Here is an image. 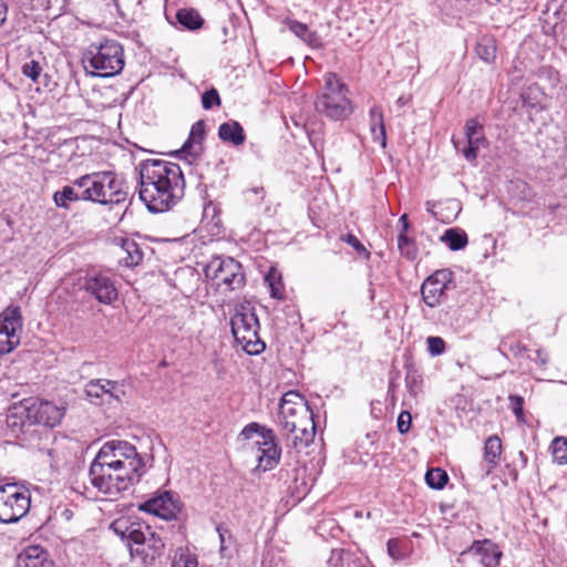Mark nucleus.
Masks as SVG:
<instances>
[{
	"label": "nucleus",
	"mask_w": 567,
	"mask_h": 567,
	"mask_svg": "<svg viewBox=\"0 0 567 567\" xmlns=\"http://www.w3.org/2000/svg\"><path fill=\"white\" fill-rule=\"evenodd\" d=\"M144 472L145 463L133 444L111 440L101 446L91 463L89 475L99 492L116 497L138 483Z\"/></svg>",
	"instance_id": "1"
},
{
	"label": "nucleus",
	"mask_w": 567,
	"mask_h": 567,
	"mask_svg": "<svg viewBox=\"0 0 567 567\" xmlns=\"http://www.w3.org/2000/svg\"><path fill=\"white\" fill-rule=\"evenodd\" d=\"M185 181L181 167L164 159L140 164V198L153 213L174 207L184 196Z\"/></svg>",
	"instance_id": "2"
},
{
	"label": "nucleus",
	"mask_w": 567,
	"mask_h": 567,
	"mask_svg": "<svg viewBox=\"0 0 567 567\" xmlns=\"http://www.w3.org/2000/svg\"><path fill=\"white\" fill-rule=\"evenodd\" d=\"M238 440L241 449L256 457L258 468L264 472L272 470L279 463L281 449L274 430L251 422L240 431Z\"/></svg>",
	"instance_id": "3"
},
{
	"label": "nucleus",
	"mask_w": 567,
	"mask_h": 567,
	"mask_svg": "<svg viewBox=\"0 0 567 567\" xmlns=\"http://www.w3.org/2000/svg\"><path fill=\"white\" fill-rule=\"evenodd\" d=\"M282 413L285 417L299 414L291 423L284 421L280 429L285 434H295V447H307L316 436L315 414L305 398L297 391H288L282 395Z\"/></svg>",
	"instance_id": "4"
},
{
	"label": "nucleus",
	"mask_w": 567,
	"mask_h": 567,
	"mask_svg": "<svg viewBox=\"0 0 567 567\" xmlns=\"http://www.w3.org/2000/svg\"><path fill=\"white\" fill-rule=\"evenodd\" d=\"M73 185L82 190V200L101 205L120 204L126 199L124 183L113 172H94L73 181Z\"/></svg>",
	"instance_id": "5"
},
{
	"label": "nucleus",
	"mask_w": 567,
	"mask_h": 567,
	"mask_svg": "<svg viewBox=\"0 0 567 567\" xmlns=\"http://www.w3.org/2000/svg\"><path fill=\"white\" fill-rule=\"evenodd\" d=\"M84 69L95 76L111 78L124 68V51L115 40L91 43L83 54Z\"/></svg>",
	"instance_id": "6"
},
{
	"label": "nucleus",
	"mask_w": 567,
	"mask_h": 567,
	"mask_svg": "<svg viewBox=\"0 0 567 567\" xmlns=\"http://www.w3.org/2000/svg\"><path fill=\"white\" fill-rule=\"evenodd\" d=\"M231 332L236 342L250 355L261 353L266 344L259 337V321L249 303L236 306L230 319Z\"/></svg>",
	"instance_id": "7"
},
{
	"label": "nucleus",
	"mask_w": 567,
	"mask_h": 567,
	"mask_svg": "<svg viewBox=\"0 0 567 567\" xmlns=\"http://www.w3.org/2000/svg\"><path fill=\"white\" fill-rule=\"evenodd\" d=\"M321 111L333 121H344L353 112L352 103L348 97V89L334 73H328L324 76Z\"/></svg>",
	"instance_id": "8"
},
{
	"label": "nucleus",
	"mask_w": 567,
	"mask_h": 567,
	"mask_svg": "<svg viewBox=\"0 0 567 567\" xmlns=\"http://www.w3.org/2000/svg\"><path fill=\"white\" fill-rule=\"evenodd\" d=\"M31 505L29 489L16 483L0 486V523L12 524L24 517Z\"/></svg>",
	"instance_id": "9"
},
{
	"label": "nucleus",
	"mask_w": 567,
	"mask_h": 567,
	"mask_svg": "<svg viewBox=\"0 0 567 567\" xmlns=\"http://www.w3.org/2000/svg\"><path fill=\"white\" fill-rule=\"evenodd\" d=\"M142 529L135 535V540L128 550L132 558H138L143 564L151 565L163 555L165 543L161 534L150 525L142 526Z\"/></svg>",
	"instance_id": "10"
},
{
	"label": "nucleus",
	"mask_w": 567,
	"mask_h": 567,
	"mask_svg": "<svg viewBox=\"0 0 567 567\" xmlns=\"http://www.w3.org/2000/svg\"><path fill=\"white\" fill-rule=\"evenodd\" d=\"M206 276L216 280L218 285H225L230 290L244 286L245 276L241 265L231 257H215L206 266Z\"/></svg>",
	"instance_id": "11"
},
{
	"label": "nucleus",
	"mask_w": 567,
	"mask_h": 567,
	"mask_svg": "<svg viewBox=\"0 0 567 567\" xmlns=\"http://www.w3.org/2000/svg\"><path fill=\"white\" fill-rule=\"evenodd\" d=\"M22 327L19 307H8L0 313V355L11 352L20 344Z\"/></svg>",
	"instance_id": "12"
},
{
	"label": "nucleus",
	"mask_w": 567,
	"mask_h": 567,
	"mask_svg": "<svg viewBox=\"0 0 567 567\" xmlns=\"http://www.w3.org/2000/svg\"><path fill=\"white\" fill-rule=\"evenodd\" d=\"M455 288L454 276L450 269H440L429 276L421 286L422 299L430 308L440 306L446 291Z\"/></svg>",
	"instance_id": "13"
},
{
	"label": "nucleus",
	"mask_w": 567,
	"mask_h": 567,
	"mask_svg": "<svg viewBox=\"0 0 567 567\" xmlns=\"http://www.w3.org/2000/svg\"><path fill=\"white\" fill-rule=\"evenodd\" d=\"M85 393L94 404L120 403L126 395L124 384L106 379L90 381L85 386Z\"/></svg>",
	"instance_id": "14"
},
{
	"label": "nucleus",
	"mask_w": 567,
	"mask_h": 567,
	"mask_svg": "<svg viewBox=\"0 0 567 567\" xmlns=\"http://www.w3.org/2000/svg\"><path fill=\"white\" fill-rule=\"evenodd\" d=\"M464 130L466 145L461 147L460 141L454 137L452 138V143L454 148L460 152L467 162L475 163L480 148L487 145L484 127L477 118H470L466 121Z\"/></svg>",
	"instance_id": "15"
},
{
	"label": "nucleus",
	"mask_w": 567,
	"mask_h": 567,
	"mask_svg": "<svg viewBox=\"0 0 567 567\" xmlns=\"http://www.w3.org/2000/svg\"><path fill=\"white\" fill-rule=\"evenodd\" d=\"M140 509L169 520L176 518L181 508L178 503L173 498V495L169 492H165L157 497L144 502L140 505Z\"/></svg>",
	"instance_id": "16"
},
{
	"label": "nucleus",
	"mask_w": 567,
	"mask_h": 567,
	"mask_svg": "<svg viewBox=\"0 0 567 567\" xmlns=\"http://www.w3.org/2000/svg\"><path fill=\"white\" fill-rule=\"evenodd\" d=\"M29 411L33 423L53 427L60 423L64 409L49 401L29 402Z\"/></svg>",
	"instance_id": "17"
},
{
	"label": "nucleus",
	"mask_w": 567,
	"mask_h": 567,
	"mask_svg": "<svg viewBox=\"0 0 567 567\" xmlns=\"http://www.w3.org/2000/svg\"><path fill=\"white\" fill-rule=\"evenodd\" d=\"M84 287L87 292L102 303L110 305L117 298V290L112 280L106 276L87 277Z\"/></svg>",
	"instance_id": "18"
},
{
	"label": "nucleus",
	"mask_w": 567,
	"mask_h": 567,
	"mask_svg": "<svg viewBox=\"0 0 567 567\" xmlns=\"http://www.w3.org/2000/svg\"><path fill=\"white\" fill-rule=\"evenodd\" d=\"M467 553L475 556L484 567H497L503 555L498 547L488 539L474 542Z\"/></svg>",
	"instance_id": "19"
},
{
	"label": "nucleus",
	"mask_w": 567,
	"mask_h": 567,
	"mask_svg": "<svg viewBox=\"0 0 567 567\" xmlns=\"http://www.w3.org/2000/svg\"><path fill=\"white\" fill-rule=\"evenodd\" d=\"M6 423L12 435L18 436L20 433H24L27 427L33 424L29 411V401H24L10 408Z\"/></svg>",
	"instance_id": "20"
},
{
	"label": "nucleus",
	"mask_w": 567,
	"mask_h": 567,
	"mask_svg": "<svg viewBox=\"0 0 567 567\" xmlns=\"http://www.w3.org/2000/svg\"><path fill=\"white\" fill-rule=\"evenodd\" d=\"M146 524L140 520H133L130 517L116 518L110 526V528L117 535L123 542H125L127 548L135 540V535L142 532V526Z\"/></svg>",
	"instance_id": "21"
},
{
	"label": "nucleus",
	"mask_w": 567,
	"mask_h": 567,
	"mask_svg": "<svg viewBox=\"0 0 567 567\" xmlns=\"http://www.w3.org/2000/svg\"><path fill=\"white\" fill-rule=\"evenodd\" d=\"M502 455V441L497 435L487 437L484 444L483 477L488 476L499 464Z\"/></svg>",
	"instance_id": "22"
},
{
	"label": "nucleus",
	"mask_w": 567,
	"mask_h": 567,
	"mask_svg": "<svg viewBox=\"0 0 567 567\" xmlns=\"http://www.w3.org/2000/svg\"><path fill=\"white\" fill-rule=\"evenodd\" d=\"M17 566L54 567V564L48 558V554L43 548L39 546H29L18 556Z\"/></svg>",
	"instance_id": "23"
},
{
	"label": "nucleus",
	"mask_w": 567,
	"mask_h": 567,
	"mask_svg": "<svg viewBox=\"0 0 567 567\" xmlns=\"http://www.w3.org/2000/svg\"><path fill=\"white\" fill-rule=\"evenodd\" d=\"M117 256L120 262L126 267L137 266L143 260V251L137 243L130 238H122Z\"/></svg>",
	"instance_id": "24"
},
{
	"label": "nucleus",
	"mask_w": 567,
	"mask_h": 567,
	"mask_svg": "<svg viewBox=\"0 0 567 567\" xmlns=\"http://www.w3.org/2000/svg\"><path fill=\"white\" fill-rule=\"evenodd\" d=\"M205 137V124L203 121L196 122L190 130L188 140L184 143L179 152L192 157L197 156L202 152V142Z\"/></svg>",
	"instance_id": "25"
},
{
	"label": "nucleus",
	"mask_w": 567,
	"mask_h": 567,
	"mask_svg": "<svg viewBox=\"0 0 567 567\" xmlns=\"http://www.w3.org/2000/svg\"><path fill=\"white\" fill-rule=\"evenodd\" d=\"M218 136L221 141L239 146L245 142L243 126L237 121L225 122L219 125Z\"/></svg>",
	"instance_id": "26"
},
{
	"label": "nucleus",
	"mask_w": 567,
	"mask_h": 567,
	"mask_svg": "<svg viewBox=\"0 0 567 567\" xmlns=\"http://www.w3.org/2000/svg\"><path fill=\"white\" fill-rule=\"evenodd\" d=\"M370 130L375 142H380L384 147L386 144V134L382 109L378 105L370 110Z\"/></svg>",
	"instance_id": "27"
},
{
	"label": "nucleus",
	"mask_w": 567,
	"mask_h": 567,
	"mask_svg": "<svg viewBox=\"0 0 567 567\" xmlns=\"http://www.w3.org/2000/svg\"><path fill=\"white\" fill-rule=\"evenodd\" d=\"M477 56L486 63H493L496 59V40L493 37L484 35L476 43Z\"/></svg>",
	"instance_id": "28"
},
{
	"label": "nucleus",
	"mask_w": 567,
	"mask_h": 567,
	"mask_svg": "<svg viewBox=\"0 0 567 567\" xmlns=\"http://www.w3.org/2000/svg\"><path fill=\"white\" fill-rule=\"evenodd\" d=\"M79 200H82V193H76L74 185H66L53 194V202L60 208L69 209L71 203Z\"/></svg>",
	"instance_id": "29"
},
{
	"label": "nucleus",
	"mask_w": 567,
	"mask_h": 567,
	"mask_svg": "<svg viewBox=\"0 0 567 567\" xmlns=\"http://www.w3.org/2000/svg\"><path fill=\"white\" fill-rule=\"evenodd\" d=\"M177 21L188 30L202 28L204 19L195 9H181L176 13Z\"/></svg>",
	"instance_id": "30"
},
{
	"label": "nucleus",
	"mask_w": 567,
	"mask_h": 567,
	"mask_svg": "<svg viewBox=\"0 0 567 567\" xmlns=\"http://www.w3.org/2000/svg\"><path fill=\"white\" fill-rule=\"evenodd\" d=\"M441 240L445 243L451 250L456 251L465 248L467 245V235L465 231L450 228L442 235Z\"/></svg>",
	"instance_id": "31"
},
{
	"label": "nucleus",
	"mask_w": 567,
	"mask_h": 567,
	"mask_svg": "<svg viewBox=\"0 0 567 567\" xmlns=\"http://www.w3.org/2000/svg\"><path fill=\"white\" fill-rule=\"evenodd\" d=\"M327 567H370L361 565L349 553L332 550Z\"/></svg>",
	"instance_id": "32"
},
{
	"label": "nucleus",
	"mask_w": 567,
	"mask_h": 567,
	"mask_svg": "<svg viewBox=\"0 0 567 567\" xmlns=\"http://www.w3.org/2000/svg\"><path fill=\"white\" fill-rule=\"evenodd\" d=\"M265 284L268 286L270 296L272 298H284V284L281 280V275L275 268H271L266 275Z\"/></svg>",
	"instance_id": "33"
},
{
	"label": "nucleus",
	"mask_w": 567,
	"mask_h": 567,
	"mask_svg": "<svg viewBox=\"0 0 567 567\" xmlns=\"http://www.w3.org/2000/svg\"><path fill=\"white\" fill-rule=\"evenodd\" d=\"M398 249L400 254L409 260H414L417 257V247L414 239L408 237L406 234H399Z\"/></svg>",
	"instance_id": "34"
},
{
	"label": "nucleus",
	"mask_w": 567,
	"mask_h": 567,
	"mask_svg": "<svg viewBox=\"0 0 567 567\" xmlns=\"http://www.w3.org/2000/svg\"><path fill=\"white\" fill-rule=\"evenodd\" d=\"M449 476L442 468H431L425 474L426 484L435 489H442L447 483Z\"/></svg>",
	"instance_id": "35"
},
{
	"label": "nucleus",
	"mask_w": 567,
	"mask_h": 567,
	"mask_svg": "<svg viewBox=\"0 0 567 567\" xmlns=\"http://www.w3.org/2000/svg\"><path fill=\"white\" fill-rule=\"evenodd\" d=\"M289 30L292 31L297 37L302 39L311 47H317V37L315 33H310L308 27L297 21H288Z\"/></svg>",
	"instance_id": "36"
},
{
	"label": "nucleus",
	"mask_w": 567,
	"mask_h": 567,
	"mask_svg": "<svg viewBox=\"0 0 567 567\" xmlns=\"http://www.w3.org/2000/svg\"><path fill=\"white\" fill-rule=\"evenodd\" d=\"M553 457L563 465L567 464V440L565 437H555L551 442Z\"/></svg>",
	"instance_id": "37"
},
{
	"label": "nucleus",
	"mask_w": 567,
	"mask_h": 567,
	"mask_svg": "<svg viewBox=\"0 0 567 567\" xmlns=\"http://www.w3.org/2000/svg\"><path fill=\"white\" fill-rule=\"evenodd\" d=\"M340 240L350 245L360 256H363L367 259L370 257L369 250L353 234L343 235L340 237Z\"/></svg>",
	"instance_id": "38"
},
{
	"label": "nucleus",
	"mask_w": 567,
	"mask_h": 567,
	"mask_svg": "<svg viewBox=\"0 0 567 567\" xmlns=\"http://www.w3.org/2000/svg\"><path fill=\"white\" fill-rule=\"evenodd\" d=\"M426 343L427 351L432 357L441 355L445 352V341L441 337H429Z\"/></svg>",
	"instance_id": "39"
},
{
	"label": "nucleus",
	"mask_w": 567,
	"mask_h": 567,
	"mask_svg": "<svg viewBox=\"0 0 567 567\" xmlns=\"http://www.w3.org/2000/svg\"><path fill=\"white\" fill-rule=\"evenodd\" d=\"M219 104H220V97H219L217 90H215V89L208 90L202 95V105L205 110H209L214 105H219Z\"/></svg>",
	"instance_id": "40"
},
{
	"label": "nucleus",
	"mask_w": 567,
	"mask_h": 567,
	"mask_svg": "<svg viewBox=\"0 0 567 567\" xmlns=\"http://www.w3.org/2000/svg\"><path fill=\"white\" fill-rule=\"evenodd\" d=\"M42 68L40 66L39 62L34 60L24 63L22 66V73L34 82L38 80Z\"/></svg>",
	"instance_id": "41"
},
{
	"label": "nucleus",
	"mask_w": 567,
	"mask_h": 567,
	"mask_svg": "<svg viewBox=\"0 0 567 567\" xmlns=\"http://www.w3.org/2000/svg\"><path fill=\"white\" fill-rule=\"evenodd\" d=\"M411 422H412V416H411L410 412L402 411L399 414V417H398V430H399V432L402 433V434L409 432V430L411 427Z\"/></svg>",
	"instance_id": "42"
},
{
	"label": "nucleus",
	"mask_w": 567,
	"mask_h": 567,
	"mask_svg": "<svg viewBox=\"0 0 567 567\" xmlns=\"http://www.w3.org/2000/svg\"><path fill=\"white\" fill-rule=\"evenodd\" d=\"M509 402H511V409H512L513 413L515 414V416L517 417V420H522L523 419V405H524L523 398L518 396V395H509Z\"/></svg>",
	"instance_id": "43"
},
{
	"label": "nucleus",
	"mask_w": 567,
	"mask_h": 567,
	"mask_svg": "<svg viewBox=\"0 0 567 567\" xmlns=\"http://www.w3.org/2000/svg\"><path fill=\"white\" fill-rule=\"evenodd\" d=\"M198 563L195 556L181 555L173 563V567H197Z\"/></svg>",
	"instance_id": "44"
},
{
	"label": "nucleus",
	"mask_w": 567,
	"mask_h": 567,
	"mask_svg": "<svg viewBox=\"0 0 567 567\" xmlns=\"http://www.w3.org/2000/svg\"><path fill=\"white\" fill-rule=\"evenodd\" d=\"M388 554L394 558L400 559L402 557L400 542L398 539H389L386 544Z\"/></svg>",
	"instance_id": "45"
},
{
	"label": "nucleus",
	"mask_w": 567,
	"mask_h": 567,
	"mask_svg": "<svg viewBox=\"0 0 567 567\" xmlns=\"http://www.w3.org/2000/svg\"><path fill=\"white\" fill-rule=\"evenodd\" d=\"M54 453L55 452L52 449L40 451V457L42 458V461L49 462L51 468L56 470L59 467V463L55 460Z\"/></svg>",
	"instance_id": "46"
},
{
	"label": "nucleus",
	"mask_w": 567,
	"mask_h": 567,
	"mask_svg": "<svg viewBox=\"0 0 567 567\" xmlns=\"http://www.w3.org/2000/svg\"><path fill=\"white\" fill-rule=\"evenodd\" d=\"M282 411L284 410H282V399H281L280 403H279V413H278V425L280 426V429L282 427L284 421L291 423V421L297 420V417L299 415L297 413H293L292 415L285 417V414L282 413Z\"/></svg>",
	"instance_id": "47"
},
{
	"label": "nucleus",
	"mask_w": 567,
	"mask_h": 567,
	"mask_svg": "<svg viewBox=\"0 0 567 567\" xmlns=\"http://www.w3.org/2000/svg\"><path fill=\"white\" fill-rule=\"evenodd\" d=\"M399 223L402 225V229H401L400 234H406V231H408V229L410 227L408 215L403 214L400 217Z\"/></svg>",
	"instance_id": "48"
},
{
	"label": "nucleus",
	"mask_w": 567,
	"mask_h": 567,
	"mask_svg": "<svg viewBox=\"0 0 567 567\" xmlns=\"http://www.w3.org/2000/svg\"><path fill=\"white\" fill-rule=\"evenodd\" d=\"M536 360L540 362V364H546L547 363V360H548V355L545 351L543 350H537L536 351Z\"/></svg>",
	"instance_id": "49"
},
{
	"label": "nucleus",
	"mask_w": 567,
	"mask_h": 567,
	"mask_svg": "<svg viewBox=\"0 0 567 567\" xmlns=\"http://www.w3.org/2000/svg\"><path fill=\"white\" fill-rule=\"evenodd\" d=\"M217 532H218V535H219V538H220V554L224 555V553L226 550V547L224 545V543H225V535H224V532L221 530L220 527H217Z\"/></svg>",
	"instance_id": "50"
},
{
	"label": "nucleus",
	"mask_w": 567,
	"mask_h": 567,
	"mask_svg": "<svg viewBox=\"0 0 567 567\" xmlns=\"http://www.w3.org/2000/svg\"><path fill=\"white\" fill-rule=\"evenodd\" d=\"M4 20H6V8H4L3 3L0 2V27L2 25Z\"/></svg>",
	"instance_id": "51"
},
{
	"label": "nucleus",
	"mask_w": 567,
	"mask_h": 567,
	"mask_svg": "<svg viewBox=\"0 0 567 567\" xmlns=\"http://www.w3.org/2000/svg\"><path fill=\"white\" fill-rule=\"evenodd\" d=\"M496 2H501V0H495Z\"/></svg>",
	"instance_id": "52"
}]
</instances>
